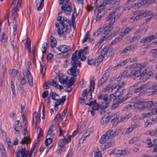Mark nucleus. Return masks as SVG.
I'll return each mask as SVG.
<instances>
[{"mask_svg": "<svg viewBox=\"0 0 157 157\" xmlns=\"http://www.w3.org/2000/svg\"><path fill=\"white\" fill-rule=\"evenodd\" d=\"M136 104L138 105H142L140 108L141 109L146 108L151 109L157 107V102L154 103L152 101H148L144 98L139 99L136 102Z\"/></svg>", "mask_w": 157, "mask_h": 157, "instance_id": "obj_1", "label": "nucleus"}, {"mask_svg": "<svg viewBox=\"0 0 157 157\" xmlns=\"http://www.w3.org/2000/svg\"><path fill=\"white\" fill-rule=\"evenodd\" d=\"M65 4L61 7V9L67 15L70 14L72 11V4L70 0H66Z\"/></svg>", "mask_w": 157, "mask_h": 157, "instance_id": "obj_2", "label": "nucleus"}, {"mask_svg": "<svg viewBox=\"0 0 157 157\" xmlns=\"http://www.w3.org/2000/svg\"><path fill=\"white\" fill-rule=\"evenodd\" d=\"M78 51H76L75 52L72 54L71 57V61L72 62L73 60L74 62L78 64L79 67H81V63L79 59H80L83 55L78 52Z\"/></svg>", "mask_w": 157, "mask_h": 157, "instance_id": "obj_3", "label": "nucleus"}, {"mask_svg": "<svg viewBox=\"0 0 157 157\" xmlns=\"http://www.w3.org/2000/svg\"><path fill=\"white\" fill-rule=\"evenodd\" d=\"M71 64L72 66L67 71V73L71 75H72L74 77L76 76V68H77L78 64L75 63L73 61L72 62L71 61Z\"/></svg>", "mask_w": 157, "mask_h": 157, "instance_id": "obj_4", "label": "nucleus"}, {"mask_svg": "<svg viewBox=\"0 0 157 157\" xmlns=\"http://www.w3.org/2000/svg\"><path fill=\"white\" fill-rule=\"evenodd\" d=\"M113 130L110 128L109 129L106 133L103 135L99 140V142L101 144H102L105 142L107 140L111 137V133L113 132Z\"/></svg>", "mask_w": 157, "mask_h": 157, "instance_id": "obj_5", "label": "nucleus"}, {"mask_svg": "<svg viewBox=\"0 0 157 157\" xmlns=\"http://www.w3.org/2000/svg\"><path fill=\"white\" fill-rule=\"evenodd\" d=\"M98 99H102L103 101L102 102L101 105H102L103 108H107L108 106L111 101V99H109L107 95H102L101 94L98 97Z\"/></svg>", "mask_w": 157, "mask_h": 157, "instance_id": "obj_6", "label": "nucleus"}, {"mask_svg": "<svg viewBox=\"0 0 157 157\" xmlns=\"http://www.w3.org/2000/svg\"><path fill=\"white\" fill-rule=\"evenodd\" d=\"M109 49L108 48L102 45L98 51V54H100L105 57V56H108V53L109 52Z\"/></svg>", "mask_w": 157, "mask_h": 157, "instance_id": "obj_7", "label": "nucleus"}, {"mask_svg": "<svg viewBox=\"0 0 157 157\" xmlns=\"http://www.w3.org/2000/svg\"><path fill=\"white\" fill-rule=\"evenodd\" d=\"M26 152L28 153V151H26L25 147H21V149L20 151H18L16 157H21H21H27V154Z\"/></svg>", "mask_w": 157, "mask_h": 157, "instance_id": "obj_8", "label": "nucleus"}, {"mask_svg": "<svg viewBox=\"0 0 157 157\" xmlns=\"http://www.w3.org/2000/svg\"><path fill=\"white\" fill-rule=\"evenodd\" d=\"M140 70L139 69L132 70L130 73V78L132 77L134 79H136L140 76Z\"/></svg>", "mask_w": 157, "mask_h": 157, "instance_id": "obj_9", "label": "nucleus"}, {"mask_svg": "<svg viewBox=\"0 0 157 157\" xmlns=\"http://www.w3.org/2000/svg\"><path fill=\"white\" fill-rule=\"evenodd\" d=\"M55 118L53 120L52 123V125L50 127L49 130L47 132V135H49L52 137H53L55 135V133L53 132L55 131L56 129V126L54 125V121L55 120Z\"/></svg>", "mask_w": 157, "mask_h": 157, "instance_id": "obj_10", "label": "nucleus"}, {"mask_svg": "<svg viewBox=\"0 0 157 157\" xmlns=\"http://www.w3.org/2000/svg\"><path fill=\"white\" fill-rule=\"evenodd\" d=\"M98 0H93L91 7L90 8L89 6H88L87 8V10L90 11L91 9H93L95 12L97 10V8L98 6V4L97 3V2Z\"/></svg>", "mask_w": 157, "mask_h": 157, "instance_id": "obj_11", "label": "nucleus"}, {"mask_svg": "<svg viewBox=\"0 0 157 157\" xmlns=\"http://www.w3.org/2000/svg\"><path fill=\"white\" fill-rule=\"evenodd\" d=\"M106 73H105L103 76L100 79L99 81L98 85V87H99L105 82L108 79L107 77L106 76Z\"/></svg>", "mask_w": 157, "mask_h": 157, "instance_id": "obj_12", "label": "nucleus"}, {"mask_svg": "<svg viewBox=\"0 0 157 157\" xmlns=\"http://www.w3.org/2000/svg\"><path fill=\"white\" fill-rule=\"evenodd\" d=\"M39 128V133L37 136V139L35 140L34 142L35 145H36L39 143V142L40 141L41 139V137L43 136V133L42 132V129L40 127H37V129Z\"/></svg>", "mask_w": 157, "mask_h": 157, "instance_id": "obj_13", "label": "nucleus"}, {"mask_svg": "<svg viewBox=\"0 0 157 157\" xmlns=\"http://www.w3.org/2000/svg\"><path fill=\"white\" fill-rule=\"evenodd\" d=\"M50 39L51 41V47L52 48H55L57 43V41L56 39L52 35H51L50 36Z\"/></svg>", "mask_w": 157, "mask_h": 157, "instance_id": "obj_14", "label": "nucleus"}, {"mask_svg": "<svg viewBox=\"0 0 157 157\" xmlns=\"http://www.w3.org/2000/svg\"><path fill=\"white\" fill-rule=\"evenodd\" d=\"M132 28L126 27L124 31L122 32L120 34V35L121 37H123L125 35H127L132 30Z\"/></svg>", "mask_w": 157, "mask_h": 157, "instance_id": "obj_15", "label": "nucleus"}, {"mask_svg": "<svg viewBox=\"0 0 157 157\" xmlns=\"http://www.w3.org/2000/svg\"><path fill=\"white\" fill-rule=\"evenodd\" d=\"M106 4H107L105 1H104L97 8L99 13H101L102 11L104 12L105 7Z\"/></svg>", "mask_w": 157, "mask_h": 157, "instance_id": "obj_16", "label": "nucleus"}, {"mask_svg": "<svg viewBox=\"0 0 157 157\" xmlns=\"http://www.w3.org/2000/svg\"><path fill=\"white\" fill-rule=\"evenodd\" d=\"M119 8V7H117L114 9L109 14L106 20L109 21L113 17V16L118 11Z\"/></svg>", "mask_w": 157, "mask_h": 157, "instance_id": "obj_17", "label": "nucleus"}, {"mask_svg": "<svg viewBox=\"0 0 157 157\" xmlns=\"http://www.w3.org/2000/svg\"><path fill=\"white\" fill-rule=\"evenodd\" d=\"M59 136H61L63 135L64 133L66 132V127L65 126L62 124L61 125H59Z\"/></svg>", "mask_w": 157, "mask_h": 157, "instance_id": "obj_18", "label": "nucleus"}, {"mask_svg": "<svg viewBox=\"0 0 157 157\" xmlns=\"http://www.w3.org/2000/svg\"><path fill=\"white\" fill-rule=\"evenodd\" d=\"M152 110V113H143V118H147L150 117L151 114H153V113L155 114L156 113L157 114V109H151Z\"/></svg>", "mask_w": 157, "mask_h": 157, "instance_id": "obj_19", "label": "nucleus"}, {"mask_svg": "<svg viewBox=\"0 0 157 157\" xmlns=\"http://www.w3.org/2000/svg\"><path fill=\"white\" fill-rule=\"evenodd\" d=\"M68 27L69 26L68 25H66L65 28H63V27H61L62 33L63 34L64 39H65L66 38V33L67 32L68 33L69 32L70 30L69 29Z\"/></svg>", "mask_w": 157, "mask_h": 157, "instance_id": "obj_20", "label": "nucleus"}, {"mask_svg": "<svg viewBox=\"0 0 157 157\" xmlns=\"http://www.w3.org/2000/svg\"><path fill=\"white\" fill-rule=\"evenodd\" d=\"M44 0H36V6L38 11L40 10L42 8V4Z\"/></svg>", "mask_w": 157, "mask_h": 157, "instance_id": "obj_21", "label": "nucleus"}, {"mask_svg": "<svg viewBox=\"0 0 157 157\" xmlns=\"http://www.w3.org/2000/svg\"><path fill=\"white\" fill-rule=\"evenodd\" d=\"M58 78L59 81L60 82V83L62 84H68V80L67 77H66L65 78H63V77H60L59 75L58 77H56L55 78Z\"/></svg>", "mask_w": 157, "mask_h": 157, "instance_id": "obj_22", "label": "nucleus"}, {"mask_svg": "<svg viewBox=\"0 0 157 157\" xmlns=\"http://www.w3.org/2000/svg\"><path fill=\"white\" fill-rule=\"evenodd\" d=\"M20 144H26L28 146V144L29 143H31L30 139L27 136H25L22 139V140L20 142Z\"/></svg>", "mask_w": 157, "mask_h": 157, "instance_id": "obj_23", "label": "nucleus"}, {"mask_svg": "<svg viewBox=\"0 0 157 157\" xmlns=\"http://www.w3.org/2000/svg\"><path fill=\"white\" fill-rule=\"evenodd\" d=\"M149 89H154L151 92V95L157 94V84H154L152 85L151 86L149 87Z\"/></svg>", "mask_w": 157, "mask_h": 157, "instance_id": "obj_24", "label": "nucleus"}, {"mask_svg": "<svg viewBox=\"0 0 157 157\" xmlns=\"http://www.w3.org/2000/svg\"><path fill=\"white\" fill-rule=\"evenodd\" d=\"M62 17V21L63 22V25H62V27H63V29L65 28L66 25H67L65 24V21H66L67 23L68 24V25L71 26V22L70 20L67 17L64 16Z\"/></svg>", "mask_w": 157, "mask_h": 157, "instance_id": "obj_25", "label": "nucleus"}, {"mask_svg": "<svg viewBox=\"0 0 157 157\" xmlns=\"http://www.w3.org/2000/svg\"><path fill=\"white\" fill-rule=\"evenodd\" d=\"M121 15V12H118L117 14L114 16L113 18L111 20L109 23L113 25L115 22L120 18Z\"/></svg>", "mask_w": 157, "mask_h": 157, "instance_id": "obj_26", "label": "nucleus"}, {"mask_svg": "<svg viewBox=\"0 0 157 157\" xmlns=\"http://www.w3.org/2000/svg\"><path fill=\"white\" fill-rule=\"evenodd\" d=\"M65 150L66 148L65 147H61L58 146L57 149L55 152L57 154H60L62 152H64L65 151Z\"/></svg>", "mask_w": 157, "mask_h": 157, "instance_id": "obj_27", "label": "nucleus"}, {"mask_svg": "<svg viewBox=\"0 0 157 157\" xmlns=\"http://www.w3.org/2000/svg\"><path fill=\"white\" fill-rule=\"evenodd\" d=\"M113 25L109 23V28L106 30L104 32V36H103L104 38H105L106 36L113 29Z\"/></svg>", "mask_w": 157, "mask_h": 157, "instance_id": "obj_28", "label": "nucleus"}, {"mask_svg": "<svg viewBox=\"0 0 157 157\" xmlns=\"http://www.w3.org/2000/svg\"><path fill=\"white\" fill-rule=\"evenodd\" d=\"M132 96V94L130 93H128L124 98H122L121 97V101L119 99L118 101L120 103H123L128 98H129Z\"/></svg>", "mask_w": 157, "mask_h": 157, "instance_id": "obj_29", "label": "nucleus"}, {"mask_svg": "<svg viewBox=\"0 0 157 157\" xmlns=\"http://www.w3.org/2000/svg\"><path fill=\"white\" fill-rule=\"evenodd\" d=\"M0 150L1 155L2 157H6V151L3 145L0 144Z\"/></svg>", "mask_w": 157, "mask_h": 157, "instance_id": "obj_30", "label": "nucleus"}, {"mask_svg": "<svg viewBox=\"0 0 157 157\" xmlns=\"http://www.w3.org/2000/svg\"><path fill=\"white\" fill-rule=\"evenodd\" d=\"M99 107V104H96L93 105L92 108V110H90V113L92 115H93L95 113V111L98 110Z\"/></svg>", "mask_w": 157, "mask_h": 157, "instance_id": "obj_31", "label": "nucleus"}, {"mask_svg": "<svg viewBox=\"0 0 157 157\" xmlns=\"http://www.w3.org/2000/svg\"><path fill=\"white\" fill-rule=\"evenodd\" d=\"M119 99L121 101V97H119V98H117L116 100V103L112 105L111 107L113 109H114L117 108L118 106V105L122 103L119 102L118 101Z\"/></svg>", "mask_w": 157, "mask_h": 157, "instance_id": "obj_32", "label": "nucleus"}, {"mask_svg": "<svg viewBox=\"0 0 157 157\" xmlns=\"http://www.w3.org/2000/svg\"><path fill=\"white\" fill-rule=\"evenodd\" d=\"M121 130V128H117L114 132L112 134L111 133V137H113L118 135L120 133Z\"/></svg>", "mask_w": 157, "mask_h": 157, "instance_id": "obj_33", "label": "nucleus"}, {"mask_svg": "<svg viewBox=\"0 0 157 157\" xmlns=\"http://www.w3.org/2000/svg\"><path fill=\"white\" fill-rule=\"evenodd\" d=\"M128 70L126 69V70L124 71L121 74L124 78H130V73H128Z\"/></svg>", "mask_w": 157, "mask_h": 157, "instance_id": "obj_34", "label": "nucleus"}, {"mask_svg": "<svg viewBox=\"0 0 157 157\" xmlns=\"http://www.w3.org/2000/svg\"><path fill=\"white\" fill-rule=\"evenodd\" d=\"M50 94L51 96V98L52 99H53V100H56L58 99L55 98L56 97H58V98L59 96L58 94L56 92H52V90H51V92L50 93Z\"/></svg>", "mask_w": 157, "mask_h": 157, "instance_id": "obj_35", "label": "nucleus"}, {"mask_svg": "<svg viewBox=\"0 0 157 157\" xmlns=\"http://www.w3.org/2000/svg\"><path fill=\"white\" fill-rule=\"evenodd\" d=\"M122 38L120 35L118 37L116 38L113 40L111 42L110 44L113 45L116 43H117L121 41L122 40Z\"/></svg>", "mask_w": 157, "mask_h": 157, "instance_id": "obj_36", "label": "nucleus"}, {"mask_svg": "<svg viewBox=\"0 0 157 157\" xmlns=\"http://www.w3.org/2000/svg\"><path fill=\"white\" fill-rule=\"evenodd\" d=\"M118 92H116L114 93V94H110L109 96V99H111V101L112 100V98H114L116 100L117 99L119 98V97H121V96L119 95L120 94H118Z\"/></svg>", "mask_w": 157, "mask_h": 157, "instance_id": "obj_37", "label": "nucleus"}, {"mask_svg": "<svg viewBox=\"0 0 157 157\" xmlns=\"http://www.w3.org/2000/svg\"><path fill=\"white\" fill-rule=\"evenodd\" d=\"M132 131V129L130 127H129L124 129L122 132V134L124 135H128Z\"/></svg>", "mask_w": 157, "mask_h": 157, "instance_id": "obj_38", "label": "nucleus"}, {"mask_svg": "<svg viewBox=\"0 0 157 157\" xmlns=\"http://www.w3.org/2000/svg\"><path fill=\"white\" fill-rule=\"evenodd\" d=\"M66 143L65 140L63 139V138L60 139L58 141V146L61 147H65V145Z\"/></svg>", "mask_w": 157, "mask_h": 157, "instance_id": "obj_39", "label": "nucleus"}, {"mask_svg": "<svg viewBox=\"0 0 157 157\" xmlns=\"http://www.w3.org/2000/svg\"><path fill=\"white\" fill-rule=\"evenodd\" d=\"M146 143L148 145V147L150 148L155 145V143L154 142L153 143H152L150 138L147 139V140L146 141Z\"/></svg>", "mask_w": 157, "mask_h": 157, "instance_id": "obj_40", "label": "nucleus"}, {"mask_svg": "<svg viewBox=\"0 0 157 157\" xmlns=\"http://www.w3.org/2000/svg\"><path fill=\"white\" fill-rule=\"evenodd\" d=\"M21 116L22 118H25L26 117V113L25 109V107L22 105H21Z\"/></svg>", "mask_w": 157, "mask_h": 157, "instance_id": "obj_41", "label": "nucleus"}, {"mask_svg": "<svg viewBox=\"0 0 157 157\" xmlns=\"http://www.w3.org/2000/svg\"><path fill=\"white\" fill-rule=\"evenodd\" d=\"M146 88V85H141L140 87L136 89L134 91L135 93L139 92Z\"/></svg>", "mask_w": 157, "mask_h": 157, "instance_id": "obj_42", "label": "nucleus"}, {"mask_svg": "<svg viewBox=\"0 0 157 157\" xmlns=\"http://www.w3.org/2000/svg\"><path fill=\"white\" fill-rule=\"evenodd\" d=\"M75 79V77H71L70 79L69 80V83H68V86H67V88L70 87V86H71V85H73L75 82V81L74 80Z\"/></svg>", "mask_w": 157, "mask_h": 157, "instance_id": "obj_43", "label": "nucleus"}, {"mask_svg": "<svg viewBox=\"0 0 157 157\" xmlns=\"http://www.w3.org/2000/svg\"><path fill=\"white\" fill-rule=\"evenodd\" d=\"M104 28H100L99 29H98L96 32H94L93 33V35L94 36H98V35L100 34L101 32L103 30Z\"/></svg>", "mask_w": 157, "mask_h": 157, "instance_id": "obj_44", "label": "nucleus"}, {"mask_svg": "<svg viewBox=\"0 0 157 157\" xmlns=\"http://www.w3.org/2000/svg\"><path fill=\"white\" fill-rule=\"evenodd\" d=\"M152 70V67L151 66H148L145 69H144L142 73L141 74V75H144V74L147 73V72L150 71H151Z\"/></svg>", "mask_w": 157, "mask_h": 157, "instance_id": "obj_45", "label": "nucleus"}, {"mask_svg": "<svg viewBox=\"0 0 157 157\" xmlns=\"http://www.w3.org/2000/svg\"><path fill=\"white\" fill-rule=\"evenodd\" d=\"M90 36V32L88 31L85 35V37L83 39L82 43L83 44L89 38V37Z\"/></svg>", "mask_w": 157, "mask_h": 157, "instance_id": "obj_46", "label": "nucleus"}, {"mask_svg": "<svg viewBox=\"0 0 157 157\" xmlns=\"http://www.w3.org/2000/svg\"><path fill=\"white\" fill-rule=\"evenodd\" d=\"M138 46L136 44H133L128 46L129 48V51H132L136 49L137 48Z\"/></svg>", "mask_w": 157, "mask_h": 157, "instance_id": "obj_47", "label": "nucleus"}, {"mask_svg": "<svg viewBox=\"0 0 157 157\" xmlns=\"http://www.w3.org/2000/svg\"><path fill=\"white\" fill-rule=\"evenodd\" d=\"M92 90L91 88L89 89V92H88L87 95L86 99L89 100H90L92 98Z\"/></svg>", "mask_w": 157, "mask_h": 157, "instance_id": "obj_48", "label": "nucleus"}, {"mask_svg": "<svg viewBox=\"0 0 157 157\" xmlns=\"http://www.w3.org/2000/svg\"><path fill=\"white\" fill-rule=\"evenodd\" d=\"M62 45V47L63 48H62V52H68L70 50V48L69 47L65 45Z\"/></svg>", "mask_w": 157, "mask_h": 157, "instance_id": "obj_49", "label": "nucleus"}, {"mask_svg": "<svg viewBox=\"0 0 157 157\" xmlns=\"http://www.w3.org/2000/svg\"><path fill=\"white\" fill-rule=\"evenodd\" d=\"M143 10H137L133 12V14L136 16L143 15Z\"/></svg>", "mask_w": 157, "mask_h": 157, "instance_id": "obj_50", "label": "nucleus"}, {"mask_svg": "<svg viewBox=\"0 0 157 157\" xmlns=\"http://www.w3.org/2000/svg\"><path fill=\"white\" fill-rule=\"evenodd\" d=\"M125 118H121L120 120L119 118H116V119L114 121L113 124V125L114 126H116L117 124L120 122H122L124 121Z\"/></svg>", "mask_w": 157, "mask_h": 157, "instance_id": "obj_51", "label": "nucleus"}, {"mask_svg": "<svg viewBox=\"0 0 157 157\" xmlns=\"http://www.w3.org/2000/svg\"><path fill=\"white\" fill-rule=\"evenodd\" d=\"M87 62L89 65H91L92 64L94 63L95 62L94 59H92L91 57L90 56L87 58Z\"/></svg>", "mask_w": 157, "mask_h": 157, "instance_id": "obj_52", "label": "nucleus"}, {"mask_svg": "<svg viewBox=\"0 0 157 157\" xmlns=\"http://www.w3.org/2000/svg\"><path fill=\"white\" fill-rule=\"evenodd\" d=\"M147 62H146L141 64H138V67H140V70L142 69L143 68L145 67L148 64Z\"/></svg>", "mask_w": 157, "mask_h": 157, "instance_id": "obj_53", "label": "nucleus"}, {"mask_svg": "<svg viewBox=\"0 0 157 157\" xmlns=\"http://www.w3.org/2000/svg\"><path fill=\"white\" fill-rule=\"evenodd\" d=\"M55 25L56 27L58 28V29L57 30L58 33V34L60 36H61V30L59 27V23L57 22H56L55 23Z\"/></svg>", "mask_w": 157, "mask_h": 157, "instance_id": "obj_54", "label": "nucleus"}, {"mask_svg": "<svg viewBox=\"0 0 157 157\" xmlns=\"http://www.w3.org/2000/svg\"><path fill=\"white\" fill-rule=\"evenodd\" d=\"M26 76L28 80L33 79L32 76L31 74L30 71L29 69L27 70Z\"/></svg>", "mask_w": 157, "mask_h": 157, "instance_id": "obj_55", "label": "nucleus"}, {"mask_svg": "<svg viewBox=\"0 0 157 157\" xmlns=\"http://www.w3.org/2000/svg\"><path fill=\"white\" fill-rule=\"evenodd\" d=\"M67 109L66 110H64L60 115L59 114H57L56 115L55 118H57L58 115H59V118H60L61 117H65V116L66 113H67Z\"/></svg>", "mask_w": 157, "mask_h": 157, "instance_id": "obj_56", "label": "nucleus"}, {"mask_svg": "<svg viewBox=\"0 0 157 157\" xmlns=\"http://www.w3.org/2000/svg\"><path fill=\"white\" fill-rule=\"evenodd\" d=\"M109 120V118H101L100 123L102 125L105 124H107Z\"/></svg>", "mask_w": 157, "mask_h": 157, "instance_id": "obj_57", "label": "nucleus"}, {"mask_svg": "<svg viewBox=\"0 0 157 157\" xmlns=\"http://www.w3.org/2000/svg\"><path fill=\"white\" fill-rule=\"evenodd\" d=\"M52 141L53 139L49 137L45 141V144L46 146L48 147L52 142Z\"/></svg>", "mask_w": 157, "mask_h": 157, "instance_id": "obj_58", "label": "nucleus"}, {"mask_svg": "<svg viewBox=\"0 0 157 157\" xmlns=\"http://www.w3.org/2000/svg\"><path fill=\"white\" fill-rule=\"evenodd\" d=\"M7 40V36L4 33H2L1 41L2 42H6Z\"/></svg>", "mask_w": 157, "mask_h": 157, "instance_id": "obj_59", "label": "nucleus"}, {"mask_svg": "<svg viewBox=\"0 0 157 157\" xmlns=\"http://www.w3.org/2000/svg\"><path fill=\"white\" fill-rule=\"evenodd\" d=\"M144 0H141L140 2L138 3L136 5V7L137 8H140L142 6H145V3L144 2Z\"/></svg>", "mask_w": 157, "mask_h": 157, "instance_id": "obj_60", "label": "nucleus"}, {"mask_svg": "<svg viewBox=\"0 0 157 157\" xmlns=\"http://www.w3.org/2000/svg\"><path fill=\"white\" fill-rule=\"evenodd\" d=\"M111 84H109L106 86L102 90L103 92H105L107 91H108L111 89Z\"/></svg>", "mask_w": 157, "mask_h": 157, "instance_id": "obj_61", "label": "nucleus"}, {"mask_svg": "<svg viewBox=\"0 0 157 157\" xmlns=\"http://www.w3.org/2000/svg\"><path fill=\"white\" fill-rule=\"evenodd\" d=\"M147 132L149 135L152 136H154L157 135V129L152 131L148 130L147 131Z\"/></svg>", "mask_w": 157, "mask_h": 157, "instance_id": "obj_62", "label": "nucleus"}, {"mask_svg": "<svg viewBox=\"0 0 157 157\" xmlns=\"http://www.w3.org/2000/svg\"><path fill=\"white\" fill-rule=\"evenodd\" d=\"M151 41V40L149 36H147L145 38H143L141 39V42L144 43L146 42H149Z\"/></svg>", "mask_w": 157, "mask_h": 157, "instance_id": "obj_63", "label": "nucleus"}, {"mask_svg": "<svg viewBox=\"0 0 157 157\" xmlns=\"http://www.w3.org/2000/svg\"><path fill=\"white\" fill-rule=\"evenodd\" d=\"M113 143L111 142H109L105 144L104 146V148L105 149H107L110 147L112 145Z\"/></svg>", "mask_w": 157, "mask_h": 157, "instance_id": "obj_64", "label": "nucleus"}]
</instances>
